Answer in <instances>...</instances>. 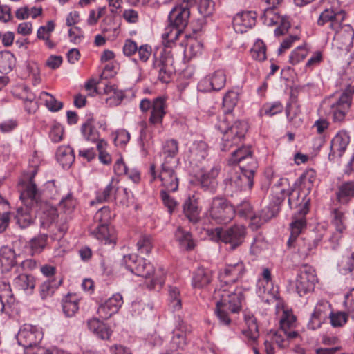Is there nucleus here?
Here are the masks:
<instances>
[{"instance_id": "f3484780", "label": "nucleus", "mask_w": 354, "mask_h": 354, "mask_svg": "<svg viewBox=\"0 0 354 354\" xmlns=\"http://www.w3.org/2000/svg\"><path fill=\"white\" fill-rule=\"evenodd\" d=\"M192 331V327L183 320H178L173 330V336L170 342L171 352L161 354H178L175 350L183 349L187 344V335Z\"/></svg>"}, {"instance_id": "bb28decb", "label": "nucleus", "mask_w": 354, "mask_h": 354, "mask_svg": "<svg viewBox=\"0 0 354 354\" xmlns=\"http://www.w3.org/2000/svg\"><path fill=\"white\" fill-rule=\"evenodd\" d=\"M91 233L104 244H115V231L109 224L97 225L91 230Z\"/></svg>"}, {"instance_id": "ddd939ff", "label": "nucleus", "mask_w": 354, "mask_h": 354, "mask_svg": "<svg viewBox=\"0 0 354 354\" xmlns=\"http://www.w3.org/2000/svg\"><path fill=\"white\" fill-rule=\"evenodd\" d=\"M317 280L315 270L312 267L304 266L301 268L295 281L297 294L302 297L313 291Z\"/></svg>"}, {"instance_id": "f257e3e1", "label": "nucleus", "mask_w": 354, "mask_h": 354, "mask_svg": "<svg viewBox=\"0 0 354 354\" xmlns=\"http://www.w3.org/2000/svg\"><path fill=\"white\" fill-rule=\"evenodd\" d=\"M335 5L324 9L319 15L317 24L323 26L328 24V27L335 32L333 48L339 55H346L353 47L354 29L348 24H344L346 12Z\"/></svg>"}, {"instance_id": "c756f323", "label": "nucleus", "mask_w": 354, "mask_h": 354, "mask_svg": "<svg viewBox=\"0 0 354 354\" xmlns=\"http://www.w3.org/2000/svg\"><path fill=\"white\" fill-rule=\"evenodd\" d=\"M118 184L119 181L113 178L102 191H98L96 193L95 199L91 201V205H93L95 203L106 202L112 196H113L115 200V195L118 192Z\"/></svg>"}, {"instance_id": "6ab92c4d", "label": "nucleus", "mask_w": 354, "mask_h": 354, "mask_svg": "<svg viewBox=\"0 0 354 354\" xmlns=\"http://www.w3.org/2000/svg\"><path fill=\"white\" fill-rule=\"evenodd\" d=\"M220 171L221 167L218 165H214L209 169H201L196 174V179L202 188L214 191L218 185L217 178Z\"/></svg>"}, {"instance_id": "5701e85b", "label": "nucleus", "mask_w": 354, "mask_h": 354, "mask_svg": "<svg viewBox=\"0 0 354 354\" xmlns=\"http://www.w3.org/2000/svg\"><path fill=\"white\" fill-rule=\"evenodd\" d=\"M257 15L252 11H244L237 13L233 18V27L239 33L246 32L256 23Z\"/></svg>"}, {"instance_id": "79ce46f5", "label": "nucleus", "mask_w": 354, "mask_h": 354, "mask_svg": "<svg viewBox=\"0 0 354 354\" xmlns=\"http://www.w3.org/2000/svg\"><path fill=\"white\" fill-rule=\"evenodd\" d=\"M189 151L192 158L200 162L207 156V145L204 141L194 142Z\"/></svg>"}, {"instance_id": "4468645a", "label": "nucleus", "mask_w": 354, "mask_h": 354, "mask_svg": "<svg viewBox=\"0 0 354 354\" xmlns=\"http://www.w3.org/2000/svg\"><path fill=\"white\" fill-rule=\"evenodd\" d=\"M217 234L223 242L230 244L232 248L235 249L243 242L246 227L243 225L235 224L225 230H218Z\"/></svg>"}, {"instance_id": "69168bd1", "label": "nucleus", "mask_w": 354, "mask_h": 354, "mask_svg": "<svg viewBox=\"0 0 354 354\" xmlns=\"http://www.w3.org/2000/svg\"><path fill=\"white\" fill-rule=\"evenodd\" d=\"M0 298L8 304L12 302V293L9 283L0 282Z\"/></svg>"}, {"instance_id": "e433bc0d", "label": "nucleus", "mask_w": 354, "mask_h": 354, "mask_svg": "<svg viewBox=\"0 0 354 354\" xmlns=\"http://www.w3.org/2000/svg\"><path fill=\"white\" fill-rule=\"evenodd\" d=\"M244 319L248 326V328L243 330V334L248 339L255 341L259 336L257 319L250 313H245L244 315Z\"/></svg>"}, {"instance_id": "680f3d73", "label": "nucleus", "mask_w": 354, "mask_h": 354, "mask_svg": "<svg viewBox=\"0 0 354 354\" xmlns=\"http://www.w3.org/2000/svg\"><path fill=\"white\" fill-rule=\"evenodd\" d=\"M308 55V50L303 46H299L295 48L289 57L290 62L295 65L304 59Z\"/></svg>"}, {"instance_id": "0eeeda50", "label": "nucleus", "mask_w": 354, "mask_h": 354, "mask_svg": "<svg viewBox=\"0 0 354 354\" xmlns=\"http://www.w3.org/2000/svg\"><path fill=\"white\" fill-rule=\"evenodd\" d=\"M178 161L164 160L162 164L161 170L157 175L156 166L154 164L150 165L149 173L151 176V182L158 178L161 181V185L164 187L163 190L167 192H176L178 188L179 180L175 171Z\"/></svg>"}, {"instance_id": "72a5a7b5", "label": "nucleus", "mask_w": 354, "mask_h": 354, "mask_svg": "<svg viewBox=\"0 0 354 354\" xmlns=\"http://www.w3.org/2000/svg\"><path fill=\"white\" fill-rule=\"evenodd\" d=\"M183 212L189 221L196 223L199 221L200 211L197 205V201L194 197H189L183 204Z\"/></svg>"}, {"instance_id": "412c9836", "label": "nucleus", "mask_w": 354, "mask_h": 354, "mask_svg": "<svg viewBox=\"0 0 354 354\" xmlns=\"http://www.w3.org/2000/svg\"><path fill=\"white\" fill-rule=\"evenodd\" d=\"M226 83V75L224 71L217 70L206 76L199 83L200 90L204 92L220 91Z\"/></svg>"}, {"instance_id": "37998d69", "label": "nucleus", "mask_w": 354, "mask_h": 354, "mask_svg": "<svg viewBox=\"0 0 354 354\" xmlns=\"http://www.w3.org/2000/svg\"><path fill=\"white\" fill-rule=\"evenodd\" d=\"M62 309L66 317L73 316L79 309L78 299L75 295H68L62 300Z\"/></svg>"}, {"instance_id": "473e14b6", "label": "nucleus", "mask_w": 354, "mask_h": 354, "mask_svg": "<svg viewBox=\"0 0 354 354\" xmlns=\"http://www.w3.org/2000/svg\"><path fill=\"white\" fill-rule=\"evenodd\" d=\"M21 270L13 279V286L20 290H32L35 286V281L32 275L26 273H19Z\"/></svg>"}, {"instance_id": "a18cd8bd", "label": "nucleus", "mask_w": 354, "mask_h": 354, "mask_svg": "<svg viewBox=\"0 0 354 354\" xmlns=\"http://www.w3.org/2000/svg\"><path fill=\"white\" fill-rule=\"evenodd\" d=\"M306 227V220L300 218L291 223L290 224V236L287 242L289 248L295 246V241H296L301 232V230Z\"/></svg>"}, {"instance_id": "774afa93", "label": "nucleus", "mask_w": 354, "mask_h": 354, "mask_svg": "<svg viewBox=\"0 0 354 354\" xmlns=\"http://www.w3.org/2000/svg\"><path fill=\"white\" fill-rule=\"evenodd\" d=\"M131 196V192L129 191L127 188L120 189L118 186V192L115 195V200H118L123 205L128 206L130 202Z\"/></svg>"}, {"instance_id": "9d476101", "label": "nucleus", "mask_w": 354, "mask_h": 354, "mask_svg": "<svg viewBox=\"0 0 354 354\" xmlns=\"http://www.w3.org/2000/svg\"><path fill=\"white\" fill-rule=\"evenodd\" d=\"M35 265L32 259L24 260L19 265H17L15 250L9 246H2L0 248V268L2 272H9L14 266L16 268V272L21 270H32Z\"/></svg>"}, {"instance_id": "7ed1b4c3", "label": "nucleus", "mask_w": 354, "mask_h": 354, "mask_svg": "<svg viewBox=\"0 0 354 354\" xmlns=\"http://www.w3.org/2000/svg\"><path fill=\"white\" fill-rule=\"evenodd\" d=\"M231 164H239L241 175L231 180L239 189H251L254 185V176L258 169V162L248 146H242L234 150L229 159Z\"/></svg>"}, {"instance_id": "3c124183", "label": "nucleus", "mask_w": 354, "mask_h": 354, "mask_svg": "<svg viewBox=\"0 0 354 354\" xmlns=\"http://www.w3.org/2000/svg\"><path fill=\"white\" fill-rule=\"evenodd\" d=\"M39 98L44 101L45 105L51 111H57L63 106L62 102L57 101L54 96L48 92L42 91L40 93Z\"/></svg>"}, {"instance_id": "603ef678", "label": "nucleus", "mask_w": 354, "mask_h": 354, "mask_svg": "<svg viewBox=\"0 0 354 354\" xmlns=\"http://www.w3.org/2000/svg\"><path fill=\"white\" fill-rule=\"evenodd\" d=\"M251 55L253 59L263 62L266 59V46L262 40L258 39L251 49Z\"/></svg>"}, {"instance_id": "4d7b16f0", "label": "nucleus", "mask_w": 354, "mask_h": 354, "mask_svg": "<svg viewBox=\"0 0 354 354\" xmlns=\"http://www.w3.org/2000/svg\"><path fill=\"white\" fill-rule=\"evenodd\" d=\"M16 219L21 228H26L33 223L34 218L31 215V213L27 209L25 211L22 209H19L16 215Z\"/></svg>"}, {"instance_id": "09e8293b", "label": "nucleus", "mask_w": 354, "mask_h": 354, "mask_svg": "<svg viewBox=\"0 0 354 354\" xmlns=\"http://www.w3.org/2000/svg\"><path fill=\"white\" fill-rule=\"evenodd\" d=\"M274 216L269 207H266L258 214H255L252 218V227L254 229L259 228L263 223L268 221Z\"/></svg>"}, {"instance_id": "dca6fc26", "label": "nucleus", "mask_w": 354, "mask_h": 354, "mask_svg": "<svg viewBox=\"0 0 354 354\" xmlns=\"http://www.w3.org/2000/svg\"><path fill=\"white\" fill-rule=\"evenodd\" d=\"M344 304L346 313L330 312L329 313L330 322L333 327L343 326L346 323L348 317L354 319V288L346 295Z\"/></svg>"}, {"instance_id": "423d86ee", "label": "nucleus", "mask_w": 354, "mask_h": 354, "mask_svg": "<svg viewBox=\"0 0 354 354\" xmlns=\"http://www.w3.org/2000/svg\"><path fill=\"white\" fill-rule=\"evenodd\" d=\"M32 178L30 179L28 183L21 185L20 198L30 208H32L35 206L43 207V218H44L46 216V221L51 223L57 218V209L48 206L47 204L42 203L40 201L41 194L37 188L36 184L33 182Z\"/></svg>"}, {"instance_id": "de8ad7c7", "label": "nucleus", "mask_w": 354, "mask_h": 354, "mask_svg": "<svg viewBox=\"0 0 354 354\" xmlns=\"http://www.w3.org/2000/svg\"><path fill=\"white\" fill-rule=\"evenodd\" d=\"M81 131L87 140L96 142L100 138V134L97 129L93 125L92 120H88L81 127Z\"/></svg>"}, {"instance_id": "2eb2a0df", "label": "nucleus", "mask_w": 354, "mask_h": 354, "mask_svg": "<svg viewBox=\"0 0 354 354\" xmlns=\"http://www.w3.org/2000/svg\"><path fill=\"white\" fill-rule=\"evenodd\" d=\"M261 19L265 25L272 26L277 25L274 34L277 36L284 35L290 26L288 19L281 16L278 11L271 8H263Z\"/></svg>"}, {"instance_id": "c85d7f7f", "label": "nucleus", "mask_w": 354, "mask_h": 354, "mask_svg": "<svg viewBox=\"0 0 354 354\" xmlns=\"http://www.w3.org/2000/svg\"><path fill=\"white\" fill-rule=\"evenodd\" d=\"M296 326V317L287 310L283 311L280 319V328L288 339H292L298 337V333L295 330Z\"/></svg>"}, {"instance_id": "1a4fd4ad", "label": "nucleus", "mask_w": 354, "mask_h": 354, "mask_svg": "<svg viewBox=\"0 0 354 354\" xmlns=\"http://www.w3.org/2000/svg\"><path fill=\"white\" fill-rule=\"evenodd\" d=\"M207 215L216 223L226 224L234 216V207L223 197H214L209 203Z\"/></svg>"}, {"instance_id": "20e7f679", "label": "nucleus", "mask_w": 354, "mask_h": 354, "mask_svg": "<svg viewBox=\"0 0 354 354\" xmlns=\"http://www.w3.org/2000/svg\"><path fill=\"white\" fill-rule=\"evenodd\" d=\"M194 0H184L180 4L176 5L169 12V25L165 28L162 37L165 46L176 41L187 26L190 16V6Z\"/></svg>"}, {"instance_id": "4be33fe9", "label": "nucleus", "mask_w": 354, "mask_h": 354, "mask_svg": "<svg viewBox=\"0 0 354 354\" xmlns=\"http://www.w3.org/2000/svg\"><path fill=\"white\" fill-rule=\"evenodd\" d=\"M245 272V266L242 261L227 264L219 274L221 284L225 281H227L229 284H235V282L242 278Z\"/></svg>"}, {"instance_id": "0e129e2a", "label": "nucleus", "mask_w": 354, "mask_h": 354, "mask_svg": "<svg viewBox=\"0 0 354 354\" xmlns=\"http://www.w3.org/2000/svg\"><path fill=\"white\" fill-rule=\"evenodd\" d=\"M9 203L7 200L4 199L0 195V215H1V221L3 225V227H5V225L8 223L9 221Z\"/></svg>"}, {"instance_id": "4c0bfd02", "label": "nucleus", "mask_w": 354, "mask_h": 354, "mask_svg": "<svg viewBox=\"0 0 354 354\" xmlns=\"http://www.w3.org/2000/svg\"><path fill=\"white\" fill-rule=\"evenodd\" d=\"M175 238L178 241L180 247L186 250H192L195 247V243L190 232L178 227L175 232Z\"/></svg>"}, {"instance_id": "338daca9", "label": "nucleus", "mask_w": 354, "mask_h": 354, "mask_svg": "<svg viewBox=\"0 0 354 354\" xmlns=\"http://www.w3.org/2000/svg\"><path fill=\"white\" fill-rule=\"evenodd\" d=\"M214 3L212 0H200L198 2V11L204 15L208 16L212 14L214 10Z\"/></svg>"}, {"instance_id": "f03ea898", "label": "nucleus", "mask_w": 354, "mask_h": 354, "mask_svg": "<svg viewBox=\"0 0 354 354\" xmlns=\"http://www.w3.org/2000/svg\"><path fill=\"white\" fill-rule=\"evenodd\" d=\"M214 298L216 305L215 313L221 324L229 325L231 319L229 317L228 311L235 313L241 309V302L243 299L242 288L225 281L215 290Z\"/></svg>"}, {"instance_id": "9b49d317", "label": "nucleus", "mask_w": 354, "mask_h": 354, "mask_svg": "<svg viewBox=\"0 0 354 354\" xmlns=\"http://www.w3.org/2000/svg\"><path fill=\"white\" fill-rule=\"evenodd\" d=\"M126 268L135 274L150 279L154 274V267L145 259L140 258L136 254L124 257Z\"/></svg>"}, {"instance_id": "8fccbe9b", "label": "nucleus", "mask_w": 354, "mask_h": 354, "mask_svg": "<svg viewBox=\"0 0 354 354\" xmlns=\"http://www.w3.org/2000/svg\"><path fill=\"white\" fill-rule=\"evenodd\" d=\"M178 152V143L177 140L171 139L165 142L163 145V154L165 155V160H177L175 158V156Z\"/></svg>"}, {"instance_id": "49530a36", "label": "nucleus", "mask_w": 354, "mask_h": 354, "mask_svg": "<svg viewBox=\"0 0 354 354\" xmlns=\"http://www.w3.org/2000/svg\"><path fill=\"white\" fill-rule=\"evenodd\" d=\"M354 196V182L348 181L339 186L337 192V198L341 203H346L349 198Z\"/></svg>"}, {"instance_id": "b1692460", "label": "nucleus", "mask_w": 354, "mask_h": 354, "mask_svg": "<svg viewBox=\"0 0 354 354\" xmlns=\"http://www.w3.org/2000/svg\"><path fill=\"white\" fill-rule=\"evenodd\" d=\"M122 304V295L119 293L115 294L98 307L97 314L102 319H107L118 313Z\"/></svg>"}, {"instance_id": "cd10ccee", "label": "nucleus", "mask_w": 354, "mask_h": 354, "mask_svg": "<svg viewBox=\"0 0 354 354\" xmlns=\"http://www.w3.org/2000/svg\"><path fill=\"white\" fill-rule=\"evenodd\" d=\"M333 224L335 227L336 232L333 233L330 237V241L335 243L333 248H335L339 245V241L342 238V234L346 230V218L344 213L339 209H335L333 212Z\"/></svg>"}, {"instance_id": "e2e57ef3", "label": "nucleus", "mask_w": 354, "mask_h": 354, "mask_svg": "<svg viewBox=\"0 0 354 354\" xmlns=\"http://www.w3.org/2000/svg\"><path fill=\"white\" fill-rule=\"evenodd\" d=\"M179 290L176 287H171L169 290L170 306L174 310H178L181 308V300L179 298Z\"/></svg>"}, {"instance_id": "a878e982", "label": "nucleus", "mask_w": 354, "mask_h": 354, "mask_svg": "<svg viewBox=\"0 0 354 354\" xmlns=\"http://www.w3.org/2000/svg\"><path fill=\"white\" fill-rule=\"evenodd\" d=\"M100 93L106 96L104 100L106 104L109 107L119 106L126 97L124 90L119 89L116 84L110 82L104 84Z\"/></svg>"}, {"instance_id": "5fc2aeb1", "label": "nucleus", "mask_w": 354, "mask_h": 354, "mask_svg": "<svg viewBox=\"0 0 354 354\" xmlns=\"http://www.w3.org/2000/svg\"><path fill=\"white\" fill-rule=\"evenodd\" d=\"M330 304L326 300L319 301L314 310L313 318H319L321 320H324L327 317V314L330 310Z\"/></svg>"}, {"instance_id": "f704fd0d", "label": "nucleus", "mask_w": 354, "mask_h": 354, "mask_svg": "<svg viewBox=\"0 0 354 354\" xmlns=\"http://www.w3.org/2000/svg\"><path fill=\"white\" fill-rule=\"evenodd\" d=\"M56 158L63 167H69L75 160L73 150L69 146H60L57 150Z\"/></svg>"}, {"instance_id": "aec40b11", "label": "nucleus", "mask_w": 354, "mask_h": 354, "mask_svg": "<svg viewBox=\"0 0 354 354\" xmlns=\"http://www.w3.org/2000/svg\"><path fill=\"white\" fill-rule=\"evenodd\" d=\"M349 142L348 133L346 131H339L331 140L328 159L335 162L340 158L346 150Z\"/></svg>"}, {"instance_id": "c03bdc74", "label": "nucleus", "mask_w": 354, "mask_h": 354, "mask_svg": "<svg viewBox=\"0 0 354 354\" xmlns=\"http://www.w3.org/2000/svg\"><path fill=\"white\" fill-rule=\"evenodd\" d=\"M239 89L229 91L223 97V105L225 109V115H232L231 112L239 101Z\"/></svg>"}, {"instance_id": "2f4dec72", "label": "nucleus", "mask_w": 354, "mask_h": 354, "mask_svg": "<svg viewBox=\"0 0 354 354\" xmlns=\"http://www.w3.org/2000/svg\"><path fill=\"white\" fill-rule=\"evenodd\" d=\"M88 327L91 331L102 339H108L111 336V330L109 326L98 319L88 320Z\"/></svg>"}, {"instance_id": "052dcab7", "label": "nucleus", "mask_w": 354, "mask_h": 354, "mask_svg": "<svg viewBox=\"0 0 354 354\" xmlns=\"http://www.w3.org/2000/svg\"><path fill=\"white\" fill-rule=\"evenodd\" d=\"M236 212L239 216L248 218L251 221L253 216L256 214L253 212L252 207L250 203L248 201H243L239 204L236 207V209L235 210V212Z\"/></svg>"}, {"instance_id": "c9c22d12", "label": "nucleus", "mask_w": 354, "mask_h": 354, "mask_svg": "<svg viewBox=\"0 0 354 354\" xmlns=\"http://www.w3.org/2000/svg\"><path fill=\"white\" fill-rule=\"evenodd\" d=\"M295 243L298 247L299 255L306 258L316 248L317 242L315 239L299 238L295 241Z\"/></svg>"}, {"instance_id": "13d9d810", "label": "nucleus", "mask_w": 354, "mask_h": 354, "mask_svg": "<svg viewBox=\"0 0 354 354\" xmlns=\"http://www.w3.org/2000/svg\"><path fill=\"white\" fill-rule=\"evenodd\" d=\"M136 245L139 252L149 254L153 247L151 238L147 235H142L138 241Z\"/></svg>"}, {"instance_id": "6e6552de", "label": "nucleus", "mask_w": 354, "mask_h": 354, "mask_svg": "<svg viewBox=\"0 0 354 354\" xmlns=\"http://www.w3.org/2000/svg\"><path fill=\"white\" fill-rule=\"evenodd\" d=\"M42 337L40 331L28 326L19 330L17 339L18 344L24 348L26 354H51L48 350L39 346Z\"/></svg>"}, {"instance_id": "bf43d9fd", "label": "nucleus", "mask_w": 354, "mask_h": 354, "mask_svg": "<svg viewBox=\"0 0 354 354\" xmlns=\"http://www.w3.org/2000/svg\"><path fill=\"white\" fill-rule=\"evenodd\" d=\"M283 105L279 102H274L272 104H265L260 111L261 115L273 116L282 112Z\"/></svg>"}, {"instance_id": "ea45409f", "label": "nucleus", "mask_w": 354, "mask_h": 354, "mask_svg": "<svg viewBox=\"0 0 354 354\" xmlns=\"http://www.w3.org/2000/svg\"><path fill=\"white\" fill-rule=\"evenodd\" d=\"M48 235L40 234L32 239L28 243V247L32 255L38 254L42 252L47 245Z\"/></svg>"}, {"instance_id": "a19ab883", "label": "nucleus", "mask_w": 354, "mask_h": 354, "mask_svg": "<svg viewBox=\"0 0 354 354\" xmlns=\"http://www.w3.org/2000/svg\"><path fill=\"white\" fill-rule=\"evenodd\" d=\"M62 280H56L55 279H47L44 281L39 288V293L42 299L53 296L55 291L62 284Z\"/></svg>"}, {"instance_id": "864d4df0", "label": "nucleus", "mask_w": 354, "mask_h": 354, "mask_svg": "<svg viewBox=\"0 0 354 354\" xmlns=\"http://www.w3.org/2000/svg\"><path fill=\"white\" fill-rule=\"evenodd\" d=\"M77 205V201L71 193L62 198L59 203V209L66 214H71Z\"/></svg>"}, {"instance_id": "a211bd4d", "label": "nucleus", "mask_w": 354, "mask_h": 354, "mask_svg": "<svg viewBox=\"0 0 354 354\" xmlns=\"http://www.w3.org/2000/svg\"><path fill=\"white\" fill-rule=\"evenodd\" d=\"M351 95L344 92L334 103L330 104V113L335 122H342L348 112L351 104Z\"/></svg>"}, {"instance_id": "7c9ffc66", "label": "nucleus", "mask_w": 354, "mask_h": 354, "mask_svg": "<svg viewBox=\"0 0 354 354\" xmlns=\"http://www.w3.org/2000/svg\"><path fill=\"white\" fill-rule=\"evenodd\" d=\"M212 280V272L203 267H198L193 273L192 285L194 288H203Z\"/></svg>"}, {"instance_id": "6e6d98bb", "label": "nucleus", "mask_w": 354, "mask_h": 354, "mask_svg": "<svg viewBox=\"0 0 354 354\" xmlns=\"http://www.w3.org/2000/svg\"><path fill=\"white\" fill-rule=\"evenodd\" d=\"M111 218V214L109 207L104 206L100 209L93 217L94 222L97 225L109 224Z\"/></svg>"}, {"instance_id": "39448f33", "label": "nucleus", "mask_w": 354, "mask_h": 354, "mask_svg": "<svg viewBox=\"0 0 354 354\" xmlns=\"http://www.w3.org/2000/svg\"><path fill=\"white\" fill-rule=\"evenodd\" d=\"M232 115H224L218 119L216 128L223 133L221 142V149L229 151L234 146H238L245 137L248 130L247 124L241 120H236L233 124L230 121Z\"/></svg>"}, {"instance_id": "f8f14e48", "label": "nucleus", "mask_w": 354, "mask_h": 354, "mask_svg": "<svg viewBox=\"0 0 354 354\" xmlns=\"http://www.w3.org/2000/svg\"><path fill=\"white\" fill-rule=\"evenodd\" d=\"M165 107V99L162 97L156 98L153 103L147 98L142 100L140 103V109L144 113L151 109L149 122L152 125L162 124L163 118L166 114Z\"/></svg>"}, {"instance_id": "393cba45", "label": "nucleus", "mask_w": 354, "mask_h": 354, "mask_svg": "<svg viewBox=\"0 0 354 354\" xmlns=\"http://www.w3.org/2000/svg\"><path fill=\"white\" fill-rule=\"evenodd\" d=\"M171 64L172 58L170 56V52H165L153 62V68L158 73V80L163 83H167L170 81L172 71L169 68V66Z\"/></svg>"}, {"instance_id": "58836bf2", "label": "nucleus", "mask_w": 354, "mask_h": 354, "mask_svg": "<svg viewBox=\"0 0 354 354\" xmlns=\"http://www.w3.org/2000/svg\"><path fill=\"white\" fill-rule=\"evenodd\" d=\"M262 277L263 279H259L257 282V292L262 297L268 292V294L270 295L271 297L276 298L275 292H270L266 287V286H268L272 282V275L269 268H265L263 269Z\"/></svg>"}]
</instances>
